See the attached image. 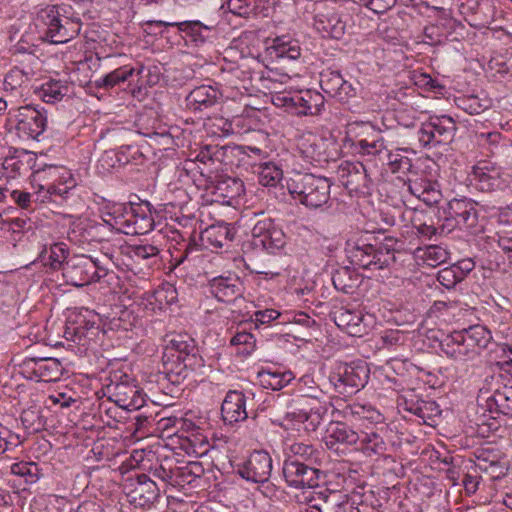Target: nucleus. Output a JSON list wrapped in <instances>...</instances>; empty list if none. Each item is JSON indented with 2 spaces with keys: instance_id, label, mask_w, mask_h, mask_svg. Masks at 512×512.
I'll use <instances>...</instances> for the list:
<instances>
[{
  "instance_id": "nucleus-31",
  "label": "nucleus",
  "mask_w": 512,
  "mask_h": 512,
  "mask_svg": "<svg viewBox=\"0 0 512 512\" xmlns=\"http://www.w3.org/2000/svg\"><path fill=\"white\" fill-rule=\"evenodd\" d=\"M144 70V66L141 65L138 70L130 65H123L113 69L106 73L104 76L96 79L94 85L98 89L111 90L120 84L129 80L135 73L140 75Z\"/></svg>"
},
{
  "instance_id": "nucleus-35",
  "label": "nucleus",
  "mask_w": 512,
  "mask_h": 512,
  "mask_svg": "<svg viewBox=\"0 0 512 512\" xmlns=\"http://www.w3.org/2000/svg\"><path fill=\"white\" fill-rule=\"evenodd\" d=\"M68 249L64 243H54L49 248H44L39 254L38 260L52 270L63 271V265L67 261Z\"/></svg>"
},
{
  "instance_id": "nucleus-22",
  "label": "nucleus",
  "mask_w": 512,
  "mask_h": 512,
  "mask_svg": "<svg viewBox=\"0 0 512 512\" xmlns=\"http://www.w3.org/2000/svg\"><path fill=\"white\" fill-rule=\"evenodd\" d=\"M310 501L314 502L321 512H347L350 507L346 492L328 487L315 491Z\"/></svg>"
},
{
  "instance_id": "nucleus-45",
  "label": "nucleus",
  "mask_w": 512,
  "mask_h": 512,
  "mask_svg": "<svg viewBox=\"0 0 512 512\" xmlns=\"http://www.w3.org/2000/svg\"><path fill=\"white\" fill-rule=\"evenodd\" d=\"M259 183L263 186L275 187L283 177V171L272 162L263 163L259 167Z\"/></svg>"
},
{
  "instance_id": "nucleus-24",
  "label": "nucleus",
  "mask_w": 512,
  "mask_h": 512,
  "mask_svg": "<svg viewBox=\"0 0 512 512\" xmlns=\"http://www.w3.org/2000/svg\"><path fill=\"white\" fill-rule=\"evenodd\" d=\"M23 367L43 382L58 381L63 374V366L55 358H26Z\"/></svg>"
},
{
  "instance_id": "nucleus-40",
  "label": "nucleus",
  "mask_w": 512,
  "mask_h": 512,
  "mask_svg": "<svg viewBox=\"0 0 512 512\" xmlns=\"http://www.w3.org/2000/svg\"><path fill=\"white\" fill-rule=\"evenodd\" d=\"M35 72L31 66H14L5 75L3 86L5 91H15L30 81Z\"/></svg>"
},
{
  "instance_id": "nucleus-52",
  "label": "nucleus",
  "mask_w": 512,
  "mask_h": 512,
  "mask_svg": "<svg viewBox=\"0 0 512 512\" xmlns=\"http://www.w3.org/2000/svg\"><path fill=\"white\" fill-rule=\"evenodd\" d=\"M421 216H423L422 213L415 212V215L411 219L412 227L416 230L417 234L431 239L434 235L438 233L441 234L444 231L443 227L438 231V228L434 226L432 220L430 222L423 221Z\"/></svg>"
},
{
  "instance_id": "nucleus-46",
  "label": "nucleus",
  "mask_w": 512,
  "mask_h": 512,
  "mask_svg": "<svg viewBox=\"0 0 512 512\" xmlns=\"http://www.w3.org/2000/svg\"><path fill=\"white\" fill-rule=\"evenodd\" d=\"M11 473L24 478L26 483L32 484L39 479V467L34 462H17L12 464Z\"/></svg>"
},
{
  "instance_id": "nucleus-60",
  "label": "nucleus",
  "mask_w": 512,
  "mask_h": 512,
  "mask_svg": "<svg viewBox=\"0 0 512 512\" xmlns=\"http://www.w3.org/2000/svg\"><path fill=\"white\" fill-rule=\"evenodd\" d=\"M371 11L380 14L395 6L397 0H360Z\"/></svg>"
},
{
  "instance_id": "nucleus-8",
  "label": "nucleus",
  "mask_w": 512,
  "mask_h": 512,
  "mask_svg": "<svg viewBox=\"0 0 512 512\" xmlns=\"http://www.w3.org/2000/svg\"><path fill=\"white\" fill-rule=\"evenodd\" d=\"M377 130L370 122L356 121L348 126L345 143L353 153L361 156H376L383 150H388L383 137L378 136Z\"/></svg>"
},
{
  "instance_id": "nucleus-20",
  "label": "nucleus",
  "mask_w": 512,
  "mask_h": 512,
  "mask_svg": "<svg viewBox=\"0 0 512 512\" xmlns=\"http://www.w3.org/2000/svg\"><path fill=\"white\" fill-rule=\"evenodd\" d=\"M477 402L493 415H510L512 413V386L500 384L492 393L481 388Z\"/></svg>"
},
{
  "instance_id": "nucleus-5",
  "label": "nucleus",
  "mask_w": 512,
  "mask_h": 512,
  "mask_svg": "<svg viewBox=\"0 0 512 512\" xmlns=\"http://www.w3.org/2000/svg\"><path fill=\"white\" fill-rule=\"evenodd\" d=\"M331 186L332 182L324 176L298 173L288 183V190L301 204L317 209L329 201Z\"/></svg>"
},
{
  "instance_id": "nucleus-15",
  "label": "nucleus",
  "mask_w": 512,
  "mask_h": 512,
  "mask_svg": "<svg viewBox=\"0 0 512 512\" xmlns=\"http://www.w3.org/2000/svg\"><path fill=\"white\" fill-rule=\"evenodd\" d=\"M282 473L287 485L296 489L318 487L323 475V471L317 466L304 464L292 458H285Z\"/></svg>"
},
{
  "instance_id": "nucleus-59",
  "label": "nucleus",
  "mask_w": 512,
  "mask_h": 512,
  "mask_svg": "<svg viewBox=\"0 0 512 512\" xmlns=\"http://www.w3.org/2000/svg\"><path fill=\"white\" fill-rule=\"evenodd\" d=\"M469 206L477 207L476 202L472 201L471 199L462 198L457 199L454 198L448 203V210H447V218L456 216L459 213L467 212V209Z\"/></svg>"
},
{
  "instance_id": "nucleus-28",
  "label": "nucleus",
  "mask_w": 512,
  "mask_h": 512,
  "mask_svg": "<svg viewBox=\"0 0 512 512\" xmlns=\"http://www.w3.org/2000/svg\"><path fill=\"white\" fill-rule=\"evenodd\" d=\"M221 414L224 422L228 424L246 420L248 413L245 395L239 391H229L222 403Z\"/></svg>"
},
{
  "instance_id": "nucleus-13",
  "label": "nucleus",
  "mask_w": 512,
  "mask_h": 512,
  "mask_svg": "<svg viewBox=\"0 0 512 512\" xmlns=\"http://www.w3.org/2000/svg\"><path fill=\"white\" fill-rule=\"evenodd\" d=\"M272 102L297 115H317L324 106V97L319 92L306 90L294 94L278 93L272 97Z\"/></svg>"
},
{
  "instance_id": "nucleus-7",
  "label": "nucleus",
  "mask_w": 512,
  "mask_h": 512,
  "mask_svg": "<svg viewBox=\"0 0 512 512\" xmlns=\"http://www.w3.org/2000/svg\"><path fill=\"white\" fill-rule=\"evenodd\" d=\"M345 251L352 265L363 269L380 270L386 259L377 251V237L368 231L359 232L346 242Z\"/></svg>"
},
{
  "instance_id": "nucleus-49",
  "label": "nucleus",
  "mask_w": 512,
  "mask_h": 512,
  "mask_svg": "<svg viewBox=\"0 0 512 512\" xmlns=\"http://www.w3.org/2000/svg\"><path fill=\"white\" fill-rule=\"evenodd\" d=\"M232 346H238V353L242 355H250L256 346L254 335L247 331L237 332L230 340Z\"/></svg>"
},
{
  "instance_id": "nucleus-12",
  "label": "nucleus",
  "mask_w": 512,
  "mask_h": 512,
  "mask_svg": "<svg viewBox=\"0 0 512 512\" xmlns=\"http://www.w3.org/2000/svg\"><path fill=\"white\" fill-rule=\"evenodd\" d=\"M368 378L369 369L364 363L340 364L329 376V380L334 385L335 390L344 396H349L359 391L367 384Z\"/></svg>"
},
{
  "instance_id": "nucleus-50",
  "label": "nucleus",
  "mask_w": 512,
  "mask_h": 512,
  "mask_svg": "<svg viewBox=\"0 0 512 512\" xmlns=\"http://www.w3.org/2000/svg\"><path fill=\"white\" fill-rule=\"evenodd\" d=\"M344 79L340 72L331 71L326 74H322L320 85L322 90L331 97L337 95L340 87H342Z\"/></svg>"
},
{
  "instance_id": "nucleus-32",
  "label": "nucleus",
  "mask_w": 512,
  "mask_h": 512,
  "mask_svg": "<svg viewBox=\"0 0 512 512\" xmlns=\"http://www.w3.org/2000/svg\"><path fill=\"white\" fill-rule=\"evenodd\" d=\"M268 51L277 59L296 60L301 56L299 41L289 35L275 37Z\"/></svg>"
},
{
  "instance_id": "nucleus-58",
  "label": "nucleus",
  "mask_w": 512,
  "mask_h": 512,
  "mask_svg": "<svg viewBox=\"0 0 512 512\" xmlns=\"http://www.w3.org/2000/svg\"><path fill=\"white\" fill-rule=\"evenodd\" d=\"M69 174V179L64 182L58 184H48L45 188L47 193L50 195L60 196L62 198H66L69 191L76 186L75 180L72 178V175Z\"/></svg>"
},
{
  "instance_id": "nucleus-48",
  "label": "nucleus",
  "mask_w": 512,
  "mask_h": 512,
  "mask_svg": "<svg viewBox=\"0 0 512 512\" xmlns=\"http://www.w3.org/2000/svg\"><path fill=\"white\" fill-rule=\"evenodd\" d=\"M449 219H453L457 226L471 230L472 233L478 231V210L474 206H469L467 212L459 213Z\"/></svg>"
},
{
  "instance_id": "nucleus-62",
  "label": "nucleus",
  "mask_w": 512,
  "mask_h": 512,
  "mask_svg": "<svg viewBox=\"0 0 512 512\" xmlns=\"http://www.w3.org/2000/svg\"><path fill=\"white\" fill-rule=\"evenodd\" d=\"M132 253L136 258L146 260L156 257L159 253V249L151 244L135 245L132 247Z\"/></svg>"
},
{
  "instance_id": "nucleus-36",
  "label": "nucleus",
  "mask_w": 512,
  "mask_h": 512,
  "mask_svg": "<svg viewBox=\"0 0 512 512\" xmlns=\"http://www.w3.org/2000/svg\"><path fill=\"white\" fill-rule=\"evenodd\" d=\"M244 183L241 179L230 176L220 177L215 185L213 193L223 198V200H232L244 194Z\"/></svg>"
},
{
  "instance_id": "nucleus-18",
  "label": "nucleus",
  "mask_w": 512,
  "mask_h": 512,
  "mask_svg": "<svg viewBox=\"0 0 512 512\" xmlns=\"http://www.w3.org/2000/svg\"><path fill=\"white\" fill-rule=\"evenodd\" d=\"M252 236L256 247L261 246L271 254L280 252L286 245L284 232L270 218L259 220L252 229Z\"/></svg>"
},
{
  "instance_id": "nucleus-42",
  "label": "nucleus",
  "mask_w": 512,
  "mask_h": 512,
  "mask_svg": "<svg viewBox=\"0 0 512 512\" xmlns=\"http://www.w3.org/2000/svg\"><path fill=\"white\" fill-rule=\"evenodd\" d=\"M407 409L428 425H431L430 422L441 414L439 405L432 400H417L412 402Z\"/></svg>"
},
{
  "instance_id": "nucleus-21",
  "label": "nucleus",
  "mask_w": 512,
  "mask_h": 512,
  "mask_svg": "<svg viewBox=\"0 0 512 512\" xmlns=\"http://www.w3.org/2000/svg\"><path fill=\"white\" fill-rule=\"evenodd\" d=\"M351 418V424L346 421H332L327 427L325 444L329 449H335L337 444L348 446L357 445L359 442V429L355 426L357 420Z\"/></svg>"
},
{
  "instance_id": "nucleus-30",
  "label": "nucleus",
  "mask_w": 512,
  "mask_h": 512,
  "mask_svg": "<svg viewBox=\"0 0 512 512\" xmlns=\"http://www.w3.org/2000/svg\"><path fill=\"white\" fill-rule=\"evenodd\" d=\"M409 192L428 206L438 204L442 199L440 184L426 178L408 182Z\"/></svg>"
},
{
  "instance_id": "nucleus-33",
  "label": "nucleus",
  "mask_w": 512,
  "mask_h": 512,
  "mask_svg": "<svg viewBox=\"0 0 512 512\" xmlns=\"http://www.w3.org/2000/svg\"><path fill=\"white\" fill-rule=\"evenodd\" d=\"M323 452L311 444L295 442L289 447V454L286 458H292L313 466L322 462Z\"/></svg>"
},
{
  "instance_id": "nucleus-34",
  "label": "nucleus",
  "mask_w": 512,
  "mask_h": 512,
  "mask_svg": "<svg viewBox=\"0 0 512 512\" xmlns=\"http://www.w3.org/2000/svg\"><path fill=\"white\" fill-rule=\"evenodd\" d=\"M202 241L220 249L234 239V232L226 224L211 225L201 233Z\"/></svg>"
},
{
  "instance_id": "nucleus-14",
  "label": "nucleus",
  "mask_w": 512,
  "mask_h": 512,
  "mask_svg": "<svg viewBox=\"0 0 512 512\" xmlns=\"http://www.w3.org/2000/svg\"><path fill=\"white\" fill-rule=\"evenodd\" d=\"M9 120L15 121L19 136L34 140L45 131L47 124L45 112L31 105L10 110Z\"/></svg>"
},
{
  "instance_id": "nucleus-27",
  "label": "nucleus",
  "mask_w": 512,
  "mask_h": 512,
  "mask_svg": "<svg viewBox=\"0 0 512 512\" xmlns=\"http://www.w3.org/2000/svg\"><path fill=\"white\" fill-rule=\"evenodd\" d=\"M211 294L221 302H231L242 296V283L236 275L218 276L209 281Z\"/></svg>"
},
{
  "instance_id": "nucleus-2",
  "label": "nucleus",
  "mask_w": 512,
  "mask_h": 512,
  "mask_svg": "<svg viewBox=\"0 0 512 512\" xmlns=\"http://www.w3.org/2000/svg\"><path fill=\"white\" fill-rule=\"evenodd\" d=\"M164 378L173 385H179L189 375L204 367L195 340L188 334H175L165 346L162 356Z\"/></svg>"
},
{
  "instance_id": "nucleus-11",
  "label": "nucleus",
  "mask_w": 512,
  "mask_h": 512,
  "mask_svg": "<svg viewBox=\"0 0 512 512\" xmlns=\"http://www.w3.org/2000/svg\"><path fill=\"white\" fill-rule=\"evenodd\" d=\"M117 230L126 235H144L154 227L151 215V204L144 201L140 204H130L123 208V213L115 218Z\"/></svg>"
},
{
  "instance_id": "nucleus-44",
  "label": "nucleus",
  "mask_w": 512,
  "mask_h": 512,
  "mask_svg": "<svg viewBox=\"0 0 512 512\" xmlns=\"http://www.w3.org/2000/svg\"><path fill=\"white\" fill-rule=\"evenodd\" d=\"M462 331L469 336L470 342H473L480 353L488 348L493 339L491 331L483 325H473Z\"/></svg>"
},
{
  "instance_id": "nucleus-6",
  "label": "nucleus",
  "mask_w": 512,
  "mask_h": 512,
  "mask_svg": "<svg viewBox=\"0 0 512 512\" xmlns=\"http://www.w3.org/2000/svg\"><path fill=\"white\" fill-rule=\"evenodd\" d=\"M307 401V409H298L294 407L293 401L289 396L284 393L278 394L274 400L273 407L280 408L283 404H286L287 408L286 411H284L283 420L279 422V425L288 429L303 424L305 431H316L324 415L327 413V407L315 398H309Z\"/></svg>"
},
{
  "instance_id": "nucleus-39",
  "label": "nucleus",
  "mask_w": 512,
  "mask_h": 512,
  "mask_svg": "<svg viewBox=\"0 0 512 512\" xmlns=\"http://www.w3.org/2000/svg\"><path fill=\"white\" fill-rule=\"evenodd\" d=\"M473 180L477 188L483 192L492 191L500 184L498 171L489 169L487 165H477L473 168Z\"/></svg>"
},
{
  "instance_id": "nucleus-57",
  "label": "nucleus",
  "mask_w": 512,
  "mask_h": 512,
  "mask_svg": "<svg viewBox=\"0 0 512 512\" xmlns=\"http://www.w3.org/2000/svg\"><path fill=\"white\" fill-rule=\"evenodd\" d=\"M363 317L360 312H353L350 310H340L335 316V322L338 326L346 325L350 326H358L362 321Z\"/></svg>"
},
{
  "instance_id": "nucleus-1",
  "label": "nucleus",
  "mask_w": 512,
  "mask_h": 512,
  "mask_svg": "<svg viewBox=\"0 0 512 512\" xmlns=\"http://www.w3.org/2000/svg\"><path fill=\"white\" fill-rule=\"evenodd\" d=\"M84 14L82 4L75 0L47 5L38 11L36 25L43 30L45 40L64 44L80 34Z\"/></svg>"
},
{
  "instance_id": "nucleus-54",
  "label": "nucleus",
  "mask_w": 512,
  "mask_h": 512,
  "mask_svg": "<svg viewBox=\"0 0 512 512\" xmlns=\"http://www.w3.org/2000/svg\"><path fill=\"white\" fill-rule=\"evenodd\" d=\"M398 244L399 240L394 237H385L382 241L377 239L378 254L381 253V258L384 257V259H386L384 268L389 266V264L395 260L394 252L397 250Z\"/></svg>"
},
{
  "instance_id": "nucleus-23",
  "label": "nucleus",
  "mask_w": 512,
  "mask_h": 512,
  "mask_svg": "<svg viewBox=\"0 0 512 512\" xmlns=\"http://www.w3.org/2000/svg\"><path fill=\"white\" fill-rule=\"evenodd\" d=\"M342 184L351 191L364 192L371 185L365 166L361 162H345L339 167Z\"/></svg>"
},
{
  "instance_id": "nucleus-25",
  "label": "nucleus",
  "mask_w": 512,
  "mask_h": 512,
  "mask_svg": "<svg viewBox=\"0 0 512 512\" xmlns=\"http://www.w3.org/2000/svg\"><path fill=\"white\" fill-rule=\"evenodd\" d=\"M222 92L211 85L195 87L187 96L186 104L190 110L203 112L220 104Z\"/></svg>"
},
{
  "instance_id": "nucleus-16",
  "label": "nucleus",
  "mask_w": 512,
  "mask_h": 512,
  "mask_svg": "<svg viewBox=\"0 0 512 512\" xmlns=\"http://www.w3.org/2000/svg\"><path fill=\"white\" fill-rule=\"evenodd\" d=\"M272 458L264 450L253 451L249 457L237 464V473L246 481L264 484L269 481L272 472Z\"/></svg>"
},
{
  "instance_id": "nucleus-37",
  "label": "nucleus",
  "mask_w": 512,
  "mask_h": 512,
  "mask_svg": "<svg viewBox=\"0 0 512 512\" xmlns=\"http://www.w3.org/2000/svg\"><path fill=\"white\" fill-rule=\"evenodd\" d=\"M257 377L264 388L272 390H280L294 379L291 371L280 370H261L258 372Z\"/></svg>"
},
{
  "instance_id": "nucleus-9",
  "label": "nucleus",
  "mask_w": 512,
  "mask_h": 512,
  "mask_svg": "<svg viewBox=\"0 0 512 512\" xmlns=\"http://www.w3.org/2000/svg\"><path fill=\"white\" fill-rule=\"evenodd\" d=\"M457 130L454 119L448 115L430 116L423 122L417 132L418 141L424 148L449 144Z\"/></svg>"
},
{
  "instance_id": "nucleus-63",
  "label": "nucleus",
  "mask_w": 512,
  "mask_h": 512,
  "mask_svg": "<svg viewBox=\"0 0 512 512\" xmlns=\"http://www.w3.org/2000/svg\"><path fill=\"white\" fill-rule=\"evenodd\" d=\"M280 316V312L274 309L259 310L254 313L255 326L257 324H268L276 320Z\"/></svg>"
},
{
  "instance_id": "nucleus-19",
  "label": "nucleus",
  "mask_w": 512,
  "mask_h": 512,
  "mask_svg": "<svg viewBox=\"0 0 512 512\" xmlns=\"http://www.w3.org/2000/svg\"><path fill=\"white\" fill-rule=\"evenodd\" d=\"M125 489L128 501L140 508H150L160 496L157 484L146 474H139Z\"/></svg>"
},
{
  "instance_id": "nucleus-64",
  "label": "nucleus",
  "mask_w": 512,
  "mask_h": 512,
  "mask_svg": "<svg viewBox=\"0 0 512 512\" xmlns=\"http://www.w3.org/2000/svg\"><path fill=\"white\" fill-rule=\"evenodd\" d=\"M498 461H499V459L497 458L496 455L490 456L485 451H482L477 456L476 467H477V469H479L481 472L484 473L488 469H490L494 465V463H496Z\"/></svg>"
},
{
  "instance_id": "nucleus-3",
  "label": "nucleus",
  "mask_w": 512,
  "mask_h": 512,
  "mask_svg": "<svg viewBox=\"0 0 512 512\" xmlns=\"http://www.w3.org/2000/svg\"><path fill=\"white\" fill-rule=\"evenodd\" d=\"M355 418L359 429V449L366 455H383L387 450L384 440L388 432L384 417L376 409L360 404L349 405L344 409V418Z\"/></svg>"
},
{
  "instance_id": "nucleus-53",
  "label": "nucleus",
  "mask_w": 512,
  "mask_h": 512,
  "mask_svg": "<svg viewBox=\"0 0 512 512\" xmlns=\"http://www.w3.org/2000/svg\"><path fill=\"white\" fill-rule=\"evenodd\" d=\"M274 0H251L248 3L247 17H268L273 10Z\"/></svg>"
},
{
  "instance_id": "nucleus-10",
  "label": "nucleus",
  "mask_w": 512,
  "mask_h": 512,
  "mask_svg": "<svg viewBox=\"0 0 512 512\" xmlns=\"http://www.w3.org/2000/svg\"><path fill=\"white\" fill-rule=\"evenodd\" d=\"M337 0H322L315 4L314 26L323 36L340 39L346 30V21Z\"/></svg>"
},
{
  "instance_id": "nucleus-56",
  "label": "nucleus",
  "mask_w": 512,
  "mask_h": 512,
  "mask_svg": "<svg viewBox=\"0 0 512 512\" xmlns=\"http://www.w3.org/2000/svg\"><path fill=\"white\" fill-rule=\"evenodd\" d=\"M438 282L447 289L454 288L462 281L453 265L439 270L437 274Z\"/></svg>"
},
{
  "instance_id": "nucleus-55",
  "label": "nucleus",
  "mask_w": 512,
  "mask_h": 512,
  "mask_svg": "<svg viewBox=\"0 0 512 512\" xmlns=\"http://www.w3.org/2000/svg\"><path fill=\"white\" fill-rule=\"evenodd\" d=\"M21 421L25 428L37 432L43 427L40 411L36 408H29L22 412Z\"/></svg>"
},
{
  "instance_id": "nucleus-47",
  "label": "nucleus",
  "mask_w": 512,
  "mask_h": 512,
  "mask_svg": "<svg viewBox=\"0 0 512 512\" xmlns=\"http://www.w3.org/2000/svg\"><path fill=\"white\" fill-rule=\"evenodd\" d=\"M421 258L428 266L436 267L447 261L449 252L439 245H430L423 249Z\"/></svg>"
},
{
  "instance_id": "nucleus-51",
  "label": "nucleus",
  "mask_w": 512,
  "mask_h": 512,
  "mask_svg": "<svg viewBox=\"0 0 512 512\" xmlns=\"http://www.w3.org/2000/svg\"><path fill=\"white\" fill-rule=\"evenodd\" d=\"M68 92V87L60 81H50L42 86V97L45 102L61 100Z\"/></svg>"
},
{
  "instance_id": "nucleus-17",
  "label": "nucleus",
  "mask_w": 512,
  "mask_h": 512,
  "mask_svg": "<svg viewBox=\"0 0 512 512\" xmlns=\"http://www.w3.org/2000/svg\"><path fill=\"white\" fill-rule=\"evenodd\" d=\"M110 396L118 407L127 411H136L145 405V398L137 385L133 384L127 375L120 381H112L107 387Z\"/></svg>"
},
{
  "instance_id": "nucleus-41",
  "label": "nucleus",
  "mask_w": 512,
  "mask_h": 512,
  "mask_svg": "<svg viewBox=\"0 0 512 512\" xmlns=\"http://www.w3.org/2000/svg\"><path fill=\"white\" fill-rule=\"evenodd\" d=\"M412 152L408 148L388 150L387 165L392 173H407L413 168L412 159L407 156Z\"/></svg>"
},
{
  "instance_id": "nucleus-38",
  "label": "nucleus",
  "mask_w": 512,
  "mask_h": 512,
  "mask_svg": "<svg viewBox=\"0 0 512 512\" xmlns=\"http://www.w3.org/2000/svg\"><path fill=\"white\" fill-rule=\"evenodd\" d=\"M332 282L336 290L345 294H352L360 283L359 275L349 267H341L332 275Z\"/></svg>"
},
{
  "instance_id": "nucleus-61",
  "label": "nucleus",
  "mask_w": 512,
  "mask_h": 512,
  "mask_svg": "<svg viewBox=\"0 0 512 512\" xmlns=\"http://www.w3.org/2000/svg\"><path fill=\"white\" fill-rule=\"evenodd\" d=\"M460 102L461 104L459 106L471 115L480 114L487 107L482 105L476 96L460 99Z\"/></svg>"
},
{
  "instance_id": "nucleus-43",
  "label": "nucleus",
  "mask_w": 512,
  "mask_h": 512,
  "mask_svg": "<svg viewBox=\"0 0 512 512\" xmlns=\"http://www.w3.org/2000/svg\"><path fill=\"white\" fill-rule=\"evenodd\" d=\"M204 467L201 462L192 461L183 467L176 468L175 483L178 485L192 484L204 474Z\"/></svg>"
},
{
  "instance_id": "nucleus-26",
  "label": "nucleus",
  "mask_w": 512,
  "mask_h": 512,
  "mask_svg": "<svg viewBox=\"0 0 512 512\" xmlns=\"http://www.w3.org/2000/svg\"><path fill=\"white\" fill-rule=\"evenodd\" d=\"M161 26H175L177 29L189 37L196 44H203L210 40L216 30V24L209 22L203 23L199 20L182 21V22H165L159 21Z\"/></svg>"
},
{
  "instance_id": "nucleus-4",
  "label": "nucleus",
  "mask_w": 512,
  "mask_h": 512,
  "mask_svg": "<svg viewBox=\"0 0 512 512\" xmlns=\"http://www.w3.org/2000/svg\"><path fill=\"white\" fill-rule=\"evenodd\" d=\"M109 264L110 259L106 257L75 255L65 262L62 274L67 283L75 287H82L98 282L107 276Z\"/></svg>"
},
{
  "instance_id": "nucleus-29",
  "label": "nucleus",
  "mask_w": 512,
  "mask_h": 512,
  "mask_svg": "<svg viewBox=\"0 0 512 512\" xmlns=\"http://www.w3.org/2000/svg\"><path fill=\"white\" fill-rule=\"evenodd\" d=\"M441 351L450 359L460 362L474 360V355L467 346L460 330L453 331L440 341Z\"/></svg>"
}]
</instances>
